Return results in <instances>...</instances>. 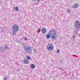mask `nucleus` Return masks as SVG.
Listing matches in <instances>:
<instances>
[{
    "instance_id": "13",
    "label": "nucleus",
    "mask_w": 80,
    "mask_h": 80,
    "mask_svg": "<svg viewBox=\"0 0 80 80\" xmlns=\"http://www.w3.org/2000/svg\"><path fill=\"white\" fill-rule=\"evenodd\" d=\"M33 51L34 53H37V49H36L35 48L33 49Z\"/></svg>"
},
{
    "instance_id": "8",
    "label": "nucleus",
    "mask_w": 80,
    "mask_h": 80,
    "mask_svg": "<svg viewBox=\"0 0 80 80\" xmlns=\"http://www.w3.org/2000/svg\"><path fill=\"white\" fill-rule=\"evenodd\" d=\"M0 48L1 49V52H3L4 50H5V49L3 47H1Z\"/></svg>"
},
{
    "instance_id": "10",
    "label": "nucleus",
    "mask_w": 80,
    "mask_h": 80,
    "mask_svg": "<svg viewBox=\"0 0 80 80\" xmlns=\"http://www.w3.org/2000/svg\"><path fill=\"white\" fill-rule=\"evenodd\" d=\"M35 67V66L33 64H31V68H34Z\"/></svg>"
},
{
    "instance_id": "6",
    "label": "nucleus",
    "mask_w": 80,
    "mask_h": 80,
    "mask_svg": "<svg viewBox=\"0 0 80 80\" xmlns=\"http://www.w3.org/2000/svg\"><path fill=\"white\" fill-rule=\"evenodd\" d=\"M79 6L80 5L78 4L75 3L73 4L72 6V8H73L74 9H77V8H78Z\"/></svg>"
},
{
    "instance_id": "16",
    "label": "nucleus",
    "mask_w": 80,
    "mask_h": 80,
    "mask_svg": "<svg viewBox=\"0 0 80 80\" xmlns=\"http://www.w3.org/2000/svg\"><path fill=\"white\" fill-rule=\"evenodd\" d=\"M60 52V50H58L57 51V53H59Z\"/></svg>"
},
{
    "instance_id": "19",
    "label": "nucleus",
    "mask_w": 80,
    "mask_h": 80,
    "mask_svg": "<svg viewBox=\"0 0 80 80\" xmlns=\"http://www.w3.org/2000/svg\"><path fill=\"white\" fill-rule=\"evenodd\" d=\"M73 38H75V36H73Z\"/></svg>"
},
{
    "instance_id": "7",
    "label": "nucleus",
    "mask_w": 80,
    "mask_h": 80,
    "mask_svg": "<svg viewBox=\"0 0 80 80\" xmlns=\"http://www.w3.org/2000/svg\"><path fill=\"white\" fill-rule=\"evenodd\" d=\"M47 32V30H46V29L44 28H42V32L43 33H45Z\"/></svg>"
},
{
    "instance_id": "3",
    "label": "nucleus",
    "mask_w": 80,
    "mask_h": 80,
    "mask_svg": "<svg viewBox=\"0 0 80 80\" xmlns=\"http://www.w3.org/2000/svg\"><path fill=\"white\" fill-rule=\"evenodd\" d=\"M12 28L13 30V35H16L17 34V32L19 30L18 26L17 24H14L12 26Z\"/></svg>"
},
{
    "instance_id": "14",
    "label": "nucleus",
    "mask_w": 80,
    "mask_h": 80,
    "mask_svg": "<svg viewBox=\"0 0 80 80\" xmlns=\"http://www.w3.org/2000/svg\"><path fill=\"white\" fill-rule=\"evenodd\" d=\"M4 48L6 50L7 49H8V46L5 45V46H4Z\"/></svg>"
},
{
    "instance_id": "21",
    "label": "nucleus",
    "mask_w": 80,
    "mask_h": 80,
    "mask_svg": "<svg viewBox=\"0 0 80 80\" xmlns=\"http://www.w3.org/2000/svg\"><path fill=\"white\" fill-rule=\"evenodd\" d=\"M32 1H35V0H32Z\"/></svg>"
},
{
    "instance_id": "1",
    "label": "nucleus",
    "mask_w": 80,
    "mask_h": 80,
    "mask_svg": "<svg viewBox=\"0 0 80 80\" xmlns=\"http://www.w3.org/2000/svg\"><path fill=\"white\" fill-rule=\"evenodd\" d=\"M49 33L46 35V37L47 38H49L50 37V35L52 36V38H54L56 37L57 33H56V31L54 29L50 30L49 32Z\"/></svg>"
},
{
    "instance_id": "4",
    "label": "nucleus",
    "mask_w": 80,
    "mask_h": 80,
    "mask_svg": "<svg viewBox=\"0 0 80 80\" xmlns=\"http://www.w3.org/2000/svg\"><path fill=\"white\" fill-rule=\"evenodd\" d=\"M24 50L26 53H32V49L28 47L27 46H25L24 47Z\"/></svg>"
},
{
    "instance_id": "15",
    "label": "nucleus",
    "mask_w": 80,
    "mask_h": 80,
    "mask_svg": "<svg viewBox=\"0 0 80 80\" xmlns=\"http://www.w3.org/2000/svg\"><path fill=\"white\" fill-rule=\"evenodd\" d=\"M15 10L17 12L18 10V7H16L15 8Z\"/></svg>"
},
{
    "instance_id": "12",
    "label": "nucleus",
    "mask_w": 80,
    "mask_h": 80,
    "mask_svg": "<svg viewBox=\"0 0 80 80\" xmlns=\"http://www.w3.org/2000/svg\"><path fill=\"white\" fill-rule=\"evenodd\" d=\"M70 12H71V11L70 10V9H67V12H68V13H70Z\"/></svg>"
},
{
    "instance_id": "9",
    "label": "nucleus",
    "mask_w": 80,
    "mask_h": 80,
    "mask_svg": "<svg viewBox=\"0 0 80 80\" xmlns=\"http://www.w3.org/2000/svg\"><path fill=\"white\" fill-rule=\"evenodd\" d=\"M23 62L24 63H25V64H27V63H28V61L27 60H24L23 61Z\"/></svg>"
},
{
    "instance_id": "11",
    "label": "nucleus",
    "mask_w": 80,
    "mask_h": 80,
    "mask_svg": "<svg viewBox=\"0 0 80 80\" xmlns=\"http://www.w3.org/2000/svg\"><path fill=\"white\" fill-rule=\"evenodd\" d=\"M26 59L28 60H30L31 59V58H30V57L28 56H27L26 57Z\"/></svg>"
},
{
    "instance_id": "2",
    "label": "nucleus",
    "mask_w": 80,
    "mask_h": 80,
    "mask_svg": "<svg viewBox=\"0 0 80 80\" xmlns=\"http://www.w3.org/2000/svg\"><path fill=\"white\" fill-rule=\"evenodd\" d=\"M74 26L76 28L74 29V33H76V35H77L78 33V31L80 29V22L78 20H76L75 22Z\"/></svg>"
},
{
    "instance_id": "5",
    "label": "nucleus",
    "mask_w": 80,
    "mask_h": 80,
    "mask_svg": "<svg viewBox=\"0 0 80 80\" xmlns=\"http://www.w3.org/2000/svg\"><path fill=\"white\" fill-rule=\"evenodd\" d=\"M47 49L48 50H49L51 51L53 49V45L52 44H48L47 47Z\"/></svg>"
},
{
    "instance_id": "20",
    "label": "nucleus",
    "mask_w": 80,
    "mask_h": 80,
    "mask_svg": "<svg viewBox=\"0 0 80 80\" xmlns=\"http://www.w3.org/2000/svg\"><path fill=\"white\" fill-rule=\"evenodd\" d=\"M38 2H40V0H37Z\"/></svg>"
},
{
    "instance_id": "18",
    "label": "nucleus",
    "mask_w": 80,
    "mask_h": 80,
    "mask_svg": "<svg viewBox=\"0 0 80 80\" xmlns=\"http://www.w3.org/2000/svg\"><path fill=\"white\" fill-rule=\"evenodd\" d=\"M25 41H27V40H28V39L27 38H25Z\"/></svg>"
},
{
    "instance_id": "17",
    "label": "nucleus",
    "mask_w": 80,
    "mask_h": 80,
    "mask_svg": "<svg viewBox=\"0 0 80 80\" xmlns=\"http://www.w3.org/2000/svg\"><path fill=\"white\" fill-rule=\"evenodd\" d=\"M3 80H7V78H4L3 79Z\"/></svg>"
}]
</instances>
